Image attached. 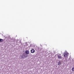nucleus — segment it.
I'll use <instances>...</instances> for the list:
<instances>
[{
    "label": "nucleus",
    "instance_id": "obj_8",
    "mask_svg": "<svg viewBox=\"0 0 74 74\" xmlns=\"http://www.w3.org/2000/svg\"><path fill=\"white\" fill-rule=\"evenodd\" d=\"M60 62H59L58 63V65H60Z\"/></svg>",
    "mask_w": 74,
    "mask_h": 74
},
{
    "label": "nucleus",
    "instance_id": "obj_4",
    "mask_svg": "<svg viewBox=\"0 0 74 74\" xmlns=\"http://www.w3.org/2000/svg\"><path fill=\"white\" fill-rule=\"evenodd\" d=\"M30 53V52L28 50H26L25 51V54L27 55V54H29Z\"/></svg>",
    "mask_w": 74,
    "mask_h": 74
},
{
    "label": "nucleus",
    "instance_id": "obj_6",
    "mask_svg": "<svg viewBox=\"0 0 74 74\" xmlns=\"http://www.w3.org/2000/svg\"><path fill=\"white\" fill-rule=\"evenodd\" d=\"M3 39H0V42H3Z\"/></svg>",
    "mask_w": 74,
    "mask_h": 74
},
{
    "label": "nucleus",
    "instance_id": "obj_3",
    "mask_svg": "<svg viewBox=\"0 0 74 74\" xmlns=\"http://www.w3.org/2000/svg\"><path fill=\"white\" fill-rule=\"evenodd\" d=\"M31 52L32 53H34L35 52V50H34V49H32L31 50Z\"/></svg>",
    "mask_w": 74,
    "mask_h": 74
},
{
    "label": "nucleus",
    "instance_id": "obj_1",
    "mask_svg": "<svg viewBox=\"0 0 74 74\" xmlns=\"http://www.w3.org/2000/svg\"><path fill=\"white\" fill-rule=\"evenodd\" d=\"M64 55V57L65 58V59H68V57H69V53L68 52H66L63 54Z\"/></svg>",
    "mask_w": 74,
    "mask_h": 74
},
{
    "label": "nucleus",
    "instance_id": "obj_5",
    "mask_svg": "<svg viewBox=\"0 0 74 74\" xmlns=\"http://www.w3.org/2000/svg\"><path fill=\"white\" fill-rule=\"evenodd\" d=\"M58 59H62V57L60 55H58Z\"/></svg>",
    "mask_w": 74,
    "mask_h": 74
},
{
    "label": "nucleus",
    "instance_id": "obj_2",
    "mask_svg": "<svg viewBox=\"0 0 74 74\" xmlns=\"http://www.w3.org/2000/svg\"><path fill=\"white\" fill-rule=\"evenodd\" d=\"M27 54H25V53L23 54L21 56V58L23 59V58H27Z\"/></svg>",
    "mask_w": 74,
    "mask_h": 74
},
{
    "label": "nucleus",
    "instance_id": "obj_7",
    "mask_svg": "<svg viewBox=\"0 0 74 74\" xmlns=\"http://www.w3.org/2000/svg\"><path fill=\"white\" fill-rule=\"evenodd\" d=\"M72 70V71H74V67H73Z\"/></svg>",
    "mask_w": 74,
    "mask_h": 74
}]
</instances>
